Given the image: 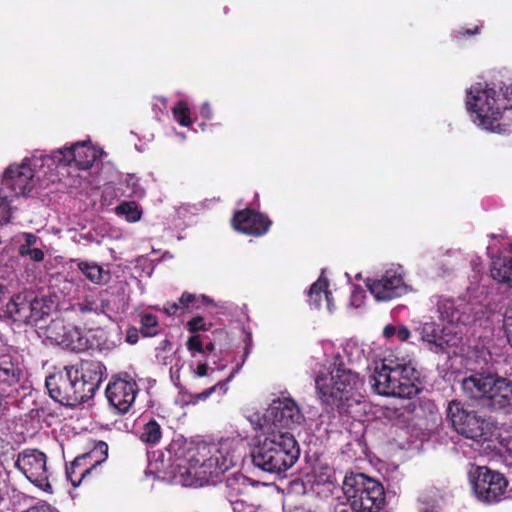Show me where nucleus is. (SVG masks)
I'll use <instances>...</instances> for the list:
<instances>
[{"instance_id": "obj_26", "label": "nucleus", "mask_w": 512, "mask_h": 512, "mask_svg": "<svg viewBox=\"0 0 512 512\" xmlns=\"http://www.w3.org/2000/svg\"><path fill=\"white\" fill-rule=\"evenodd\" d=\"M420 334L421 340L435 353L443 352L449 346L445 329H440L435 323H425Z\"/></svg>"}, {"instance_id": "obj_46", "label": "nucleus", "mask_w": 512, "mask_h": 512, "mask_svg": "<svg viewBox=\"0 0 512 512\" xmlns=\"http://www.w3.org/2000/svg\"><path fill=\"white\" fill-rule=\"evenodd\" d=\"M93 305H94V303L92 301L85 299L83 302L78 303L77 306H78V310L81 313H89V312L94 311Z\"/></svg>"}, {"instance_id": "obj_3", "label": "nucleus", "mask_w": 512, "mask_h": 512, "mask_svg": "<svg viewBox=\"0 0 512 512\" xmlns=\"http://www.w3.org/2000/svg\"><path fill=\"white\" fill-rule=\"evenodd\" d=\"M343 491L356 512H380L386 503L383 485L362 473L346 475Z\"/></svg>"}, {"instance_id": "obj_38", "label": "nucleus", "mask_w": 512, "mask_h": 512, "mask_svg": "<svg viewBox=\"0 0 512 512\" xmlns=\"http://www.w3.org/2000/svg\"><path fill=\"white\" fill-rule=\"evenodd\" d=\"M187 329L190 333L196 334L199 331H208L212 324H207L202 316H195L187 322Z\"/></svg>"}, {"instance_id": "obj_34", "label": "nucleus", "mask_w": 512, "mask_h": 512, "mask_svg": "<svg viewBox=\"0 0 512 512\" xmlns=\"http://www.w3.org/2000/svg\"><path fill=\"white\" fill-rule=\"evenodd\" d=\"M243 484H244V477H230L227 478L224 483V493L229 499L231 503H237V500H234L237 496L241 495L243 493Z\"/></svg>"}, {"instance_id": "obj_5", "label": "nucleus", "mask_w": 512, "mask_h": 512, "mask_svg": "<svg viewBox=\"0 0 512 512\" xmlns=\"http://www.w3.org/2000/svg\"><path fill=\"white\" fill-rule=\"evenodd\" d=\"M446 412L448 420L458 434L476 441L485 435V420L475 411L466 409L465 404L461 401H450Z\"/></svg>"}, {"instance_id": "obj_1", "label": "nucleus", "mask_w": 512, "mask_h": 512, "mask_svg": "<svg viewBox=\"0 0 512 512\" xmlns=\"http://www.w3.org/2000/svg\"><path fill=\"white\" fill-rule=\"evenodd\" d=\"M315 386L321 400L339 413H348L349 407L358 404L363 381L359 374L345 367L343 363L335 365L328 373H319Z\"/></svg>"}, {"instance_id": "obj_10", "label": "nucleus", "mask_w": 512, "mask_h": 512, "mask_svg": "<svg viewBox=\"0 0 512 512\" xmlns=\"http://www.w3.org/2000/svg\"><path fill=\"white\" fill-rule=\"evenodd\" d=\"M366 286L377 301H391L407 292L403 275L396 270H387L377 279L368 278Z\"/></svg>"}, {"instance_id": "obj_39", "label": "nucleus", "mask_w": 512, "mask_h": 512, "mask_svg": "<svg viewBox=\"0 0 512 512\" xmlns=\"http://www.w3.org/2000/svg\"><path fill=\"white\" fill-rule=\"evenodd\" d=\"M186 347L191 353L204 354V341L201 335L194 334L186 342Z\"/></svg>"}, {"instance_id": "obj_9", "label": "nucleus", "mask_w": 512, "mask_h": 512, "mask_svg": "<svg viewBox=\"0 0 512 512\" xmlns=\"http://www.w3.org/2000/svg\"><path fill=\"white\" fill-rule=\"evenodd\" d=\"M16 468L35 486L43 490L51 489L46 467V455L36 449H27L19 453Z\"/></svg>"}, {"instance_id": "obj_56", "label": "nucleus", "mask_w": 512, "mask_h": 512, "mask_svg": "<svg viewBox=\"0 0 512 512\" xmlns=\"http://www.w3.org/2000/svg\"><path fill=\"white\" fill-rule=\"evenodd\" d=\"M5 287L0 285V304L2 303V295L4 293Z\"/></svg>"}, {"instance_id": "obj_55", "label": "nucleus", "mask_w": 512, "mask_h": 512, "mask_svg": "<svg viewBox=\"0 0 512 512\" xmlns=\"http://www.w3.org/2000/svg\"><path fill=\"white\" fill-rule=\"evenodd\" d=\"M215 350V344L213 342H208L204 344V354L207 352H213Z\"/></svg>"}, {"instance_id": "obj_29", "label": "nucleus", "mask_w": 512, "mask_h": 512, "mask_svg": "<svg viewBox=\"0 0 512 512\" xmlns=\"http://www.w3.org/2000/svg\"><path fill=\"white\" fill-rule=\"evenodd\" d=\"M329 282L326 278L320 276L314 282L308 291V302L315 308L319 309L322 306V298L324 296L327 307L331 311L332 293L328 290Z\"/></svg>"}, {"instance_id": "obj_4", "label": "nucleus", "mask_w": 512, "mask_h": 512, "mask_svg": "<svg viewBox=\"0 0 512 512\" xmlns=\"http://www.w3.org/2000/svg\"><path fill=\"white\" fill-rule=\"evenodd\" d=\"M77 379L74 366L66 365L62 370L47 376L45 386L54 401L64 406L74 407L85 403Z\"/></svg>"}, {"instance_id": "obj_7", "label": "nucleus", "mask_w": 512, "mask_h": 512, "mask_svg": "<svg viewBox=\"0 0 512 512\" xmlns=\"http://www.w3.org/2000/svg\"><path fill=\"white\" fill-rule=\"evenodd\" d=\"M507 486L508 480L502 473L485 466L477 468L476 476L472 481L473 491L477 499L486 504L500 502Z\"/></svg>"}, {"instance_id": "obj_31", "label": "nucleus", "mask_w": 512, "mask_h": 512, "mask_svg": "<svg viewBox=\"0 0 512 512\" xmlns=\"http://www.w3.org/2000/svg\"><path fill=\"white\" fill-rule=\"evenodd\" d=\"M78 269L85 275V277L92 283L103 285L108 282L110 274L105 271L102 266L88 261H78Z\"/></svg>"}, {"instance_id": "obj_53", "label": "nucleus", "mask_w": 512, "mask_h": 512, "mask_svg": "<svg viewBox=\"0 0 512 512\" xmlns=\"http://www.w3.org/2000/svg\"><path fill=\"white\" fill-rule=\"evenodd\" d=\"M251 341H252V336H251V333H248L247 336H246V345H245V357L249 354L250 352V347H251Z\"/></svg>"}, {"instance_id": "obj_25", "label": "nucleus", "mask_w": 512, "mask_h": 512, "mask_svg": "<svg viewBox=\"0 0 512 512\" xmlns=\"http://www.w3.org/2000/svg\"><path fill=\"white\" fill-rule=\"evenodd\" d=\"M200 309L199 298L190 292H183L178 302H166L163 312L168 316H181L186 313H194Z\"/></svg>"}, {"instance_id": "obj_30", "label": "nucleus", "mask_w": 512, "mask_h": 512, "mask_svg": "<svg viewBox=\"0 0 512 512\" xmlns=\"http://www.w3.org/2000/svg\"><path fill=\"white\" fill-rule=\"evenodd\" d=\"M142 428L139 432V440L149 446H156L160 443L163 431L158 421L152 417H142Z\"/></svg>"}, {"instance_id": "obj_47", "label": "nucleus", "mask_w": 512, "mask_h": 512, "mask_svg": "<svg viewBox=\"0 0 512 512\" xmlns=\"http://www.w3.org/2000/svg\"><path fill=\"white\" fill-rule=\"evenodd\" d=\"M396 336L401 342L407 341L410 337V331L405 326H399L397 327Z\"/></svg>"}, {"instance_id": "obj_32", "label": "nucleus", "mask_w": 512, "mask_h": 512, "mask_svg": "<svg viewBox=\"0 0 512 512\" xmlns=\"http://www.w3.org/2000/svg\"><path fill=\"white\" fill-rule=\"evenodd\" d=\"M28 324L37 323L48 315V306L43 299H39L32 294H28Z\"/></svg>"}, {"instance_id": "obj_12", "label": "nucleus", "mask_w": 512, "mask_h": 512, "mask_svg": "<svg viewBox=\"0 0 512 512\" xmlns=\"http://www.w3.org/2000/svg\"><path fill=\"white\" fill-rule=\"evenodd\" d=\"M266 418L276 428L286 429H293L304 421L300 408L291 398L273 400L267 410Z\"/></svg>"}, {"instance_id": "obj_51", "label": "nucleus", "mask_w": 512, "mask_h": 512, "mask_svg": "<svg viewBox=\"0 0 512 512\" xmlns=\"http://www.w3.org/2000/svg\"><path fill=\"white\" fill-rule=\"evenodd\" d=\"M290 512H316V511L306 505H295L294 507H292Z\"/></svg>"}, {"instance_id": "obj_15", "label": "nucleus", "mask_w": 512, "mask_h": 512, "mask_svg": "<svg viewBox=\"0 0 512 512\" xmlns=\"http://www.w3.org/2000/svg\"><path fill=\"white\" fill-rule=\"evenodd\" d=\"M34 171L27 163L10 165L4 171L2 184L10 189L13 196L27 195L34 188Z\"/></svg>"}, {"instance_id": "obj_19", "label": "nucleus", "mask_w": 512, "mask_h": 512, "mask_svg": "<svg viewBox=\"0 0 512 512\" xmlns=\"http://www.w3.org/2000/svg\"><path fill=\"white\" fill-rule=\"evenodd\" d=\"M493 375L492 373L476 372L465 377L461 383L464 395L483 407L485 398L487 397V390L488 388L491 389L490 383Z\"/></svg>"}, {"instance_id": "obj_21", "label": "nucleus", "mask_w": 512, "mask_h": 512, "mask_svg": "<svg viewBox=\"0 0 512 512\" xmlns=\"http://www.w3.org/2000/svg\"><path fill=\"white\" fill-rule=\"evenodd\" d=\"M23 375L19 360L9 354L0 355V388L16 385Z\"/></svg>"}, {"instance_id": "obj_8", "label": "nucleus", "mask_w": 512, "mask_h": 512, "mask_svg": "<svg viewBox=\"0 0 512 512\" xmlns=\"http://www.w3.org/2000/svg\"><path fill=\"white\" fill-rule=\"evenodd\" d=\"M235 465L234 455L227 447L215 445L206 460L202 462L200 471L195 472V480L184 479V486H202L212 478H217Z\"/></svg>"}, {"instance_id": "obj_27", "label": "nucleus", "mask_w": 512, "mask_h": 512, "mask_svg": "<svg viewBox=\"0 0 512 512\" xmlns=\"http://www.w3.org/2000/svg\"><path fill=\"white\" fill-rule=\"evenodd\" d=\"M490 274L497 282L512 288V248L510 256L497 257L492 261Z\"/></svg>"}, {"instance_id": "obj_11", "label": "nucleus", "mask_w": 512, "mask_h": 512, "mask_svg": "<svg viewBox=\"0 0 512 512\" xmlns=\"http://www.w3.org/2000/svg\"><path fill=\"white\" fill-rule=\"evenodd\" d=\"M231 225L239 233L261 237L270 230L272 221L267 215L255 209L245 208L233 214Z\"/></svg>"}, {"instance_id": "obj_23", "label": "nucleus", "mask_w": 512, "mask_h": 512, "mask_svg": "<svg viewBox=\"0 0 512 512\" xmlns=\"http://www.w3.org/2000/svg\"><path fill=\"white\" fill-rule=\"evenodd\" d=\"M93 467L87 466L83 460L77 456L69 465L66 466V477L71 482L73 487H78L82 484L90 485L98 478L92 473Z\"/></svg>"}, {"instance_id": "obj_35", "label": "nucleus", "mask_w": 512, "mask_h": 512, "mask_svg": "<svg viewBox=\"0 0 512 512\" xmlns=\"http://www.w3.org/2000/svg\"><path fill=\"white\" fill-rule=\"evenodd\" d=\"M116 214L124 215L129 222L140 220L142 212L134 201H124L115 208Z\"/></svg>"}, {"instance_id": "obj_44", "label": "nucleus", "mask_w": 512, "mask_h": 512, "mask_svg": "<svg viewBox=\"0 0 512 512\" xmlns=\"http://www.w3.org/2000/svg\"><path fill=\"white\" fill-rule=\"evenodd\" d=\"M200 115L206 120H211L213 117V111L209 103H203L200 107Z\"/></svg>"}, {"instance_id": "obj_37", "label": "nucleus", "mask_w": 512, "mask_h": 512, "mask_svg": "<svg viewBox=\"0 0 512 512\" xmlns=\"http://www.w3.org/2000/svg\"><path fill=\"white\" fill-rule=\"evenodd\" d=\"M140 332L145 337H152L158 334V319L154 314L146 313L140 319Z\"/></svg>"}, {"instance_id": "obj_41", "label": "nucleus", "mask_w": 512, "mask_h": 512, "mask_svg": "<svg viewBox=\"0 0 512 512\" xmlns=\"http://www.w3.org/2000/svg\"><path fill=\"white\" fill-rule=\"evenodd\" d=\"M220 387L221 389H224L226 390V382L223 381V382H218L217 384H215L214 386L202 391L201 393H198L194 396L195 400L198 401V400H206L207 398H209L215 391L216 389Z\"/></svg>"}, {"instance_id": "obj_33", "label": "nucleus", "mask_w": 512, "mask_h": 512, "mask_svg": "<svg viewBox=\"0 0 512 512\" xmlns=\"http://www.w3.org/2000/svg\"><path fill=\"white\" fill-rule=\"evenodd\" d=\"M61 343L72 351H83L87 348L88 341L79 328L72 327L65 332Z\"/></svg>"}, {"instance_id": "obj_49", "label": "nucleus", "mask_w": 512, "mask_h": 512, "mask_svg": "<svg viewBox=\"0 0 512 512\" xmlns=\"http://www.w3.org/2000/svg\"><path fill=\"white\" fill-rule=\"evenodd\" d=\"M208 370H209V367H208L207 363H200L197 366V369L195 370L194 375L196 377H205L208 375Z\"/></svg>"}, {"instance_id": "obj_48", "label": "nucleus", "mask_w": 512, "mask_h": 512, "mask_svg": "<svg viewBox=\"0 0 512 512\" xmlns=\"http://www.w3.org/2000/svg\"><path fill=\"white\" fill-rule=\"evenodd\" d=\"M126 341L130 344H135L138 341V330L130 328L127 330Z\"/></svg>"}, {"instance_id": "obj_22", "label": "nucleus", "mask_w": 512, "mask_h": 512, "mask_svg": "<svg viewBox=\"0 0 512 512\" xmlns=\"http://www.w3.org/2000/svg\"><path fill=\"white\" fill-rule=\"evenodd\" d=\"M28 294L18 293L13 295L5 308L2 309V316L11 319L13 322L28 324Z\"/></svg>"}, {"instance_id": "obj_18", "label": "nucleus", "mask_w": 512, "mask_h": 512, "mask_svg": "<svg viewBox=\"0 0 512 512\" xmlns=\"http://www.w3.org/2000/svg\"><path fill=\"white\" fill-rule=\"evenodd\" d=\"M399 375L396 366L389 367L383 364L380 369L376 368L374 373L370 375L369 383L378 395L398 397V394H396L398 390L396 377H399Z\"/></svg>"}, {"instance_id": "obj_43", "label": "nucleus", "mask_w": 512, "mask_h": 512, "mask_svg": "<svg viewBox=\"0 0 512 512\" xmlns=\"http://www.w3.org/2000/svg\"><path fill=\"white\" fill-rule=\"evenodd\" d=\"M25 512H56L49 504L42 502L28 508Z\"/></svg>"}, {"instance_id": "obj_54", "label": "nucleus", "mask_w": 512, "mask_h": 512, "mask_svg": "<svg viewBox=\"0 0 512 512\" xmlns=\"http://www.w3.org/2000/svg\"><path fill=\"white\" fill-rule=\"evenodd\" d=\"M10 202L11 201L9 200V196L8 195H2L0 193V208L1 207L9 206Z\"/></svg>"}, {"instance_id": "obj_36", "label": "nucleus", "mask_w": 512, "mask_h": 512, "mask_svg": "<svg viewBox=\"0 0 512 512\" xmlns=\"http://www.w3.org/2000/svg\"><path fill=\"white\" fill-rule=\"evenodd\" d=\"M172 114L179 125L183 127H189L192 124L190 118V109L184 100H179L175 104V106L172 108Z\"/></svg>"}, {"instance_id": "obj_24", "label": "nucleus", "mask_w": 512, "mask_h": 512, "mask_svg": "<svg viewBox=\"0 0 512 512\" xmlns=\"http://www.w3.org/2000/svg\"><path fill=\"white\" fill-rule=\"evenodd\" d=\"M396 370L400 374L399 377H396L398 387L396 394L399 398H411L418 391L416 385L418 381L417 371L414 368L402 365H397Z\"/></svg>"}, {"instance_id": "obj_42", "label": "nucleus", "mask_w": 512, "mask_h": 512, "mask_svg": "<svg viewBox=\"0 0 512 512\" xmlns=\"http://www.w3.org/2000/svg\"><path fill=\"white\" fill-rule=\"evenodd\" d=\"M480 27L474 26L473 28H464L460 27L459 29L454 31V37L458 40L463 39L464 37L474 36L479 33Z\"/></svg>"}, {"instance_id": "obj_17", "label": "nucleus", "mask_w": 512, "mask_h": 512, "mask_svg": "<svg viewBox=\"0 0 512 512\" xmlns=\"http://www.w3.org/2000/svg\"><path fill=\"white\" fill-rule=\"evenodd\" d=\"M440 318L450 324L468 325L474 321L471 306L463 301L441 299L437 303Z\"/></svg>"}, {"instance_id": "obj_45", "label": "nucleus", "mask_w": 512, "mask_h": 512, "mask_svg": "<svg viewBox=\"0 0 512 512\" xmlns=\"http://www.w3.org/2000/svg\"><path fill=\"white\" fill-rule=\"evenodd\" d=\"M25 243L20 246V248H32L33 245L37 242V236H35L32 233H25L24 234Z\"/></svg>"}, {"instance_id": "obj_52", "label": "nucleus", "mask_w": 512, "mask_h": 512, "mask_svg": "<svg viewBox=\"0 0 512 512\" xmlns=\"http://www.w3.org/2000/svg\"><path fill=\"white\" fill-rule=\"evenodd\" d=\"M198 298H199L200 306L202 304L208 305V304H212L213 303V300L210 297H208L207 295L202 294V295L198 296Z\"/></svg>"}, {"instance_id": "obj_20", "label": "nucleus", "mask_w": 512, "mask_h": 512, "mask_svg": "<svg viewBox=\"0 0 512 512\" xmlns=\"http://www.w3.org/2000/svg\"><path fill=\"white\" fill-rule=\"evenodd\" d=\"M213 449H215V444L199 443L186 451L185 461L188 466L180 467L182 481L184 479L195 480V472L200 471L202 462L213 452Z\"/></svg>"}, {"instance_id": "obj_13", "label": "nucleus", "mask_w": 512, "mask_h": 512, "mask_svg": "<svg viewBox=\"0 0 512 512\" xmlns=\"http://www.w3.org/2000/svg\"><path fill=\"white\" fill-rule=\"evenodd\" d=\"M77 371V383L82 392L85 402L94 397L103 380L105 366L97 360H81L77 365H73Z\"/></svg>"}, {"instance_id": "obj_14", "label": "nucleus", "mask_w": 512, "mask_h": 512, "mask_svg": "<svg viewBox=\"0 0 512 512\" xmlns=\"http://www.w3.org/2000/svg\"><path fill=\"white\" fill-rule=\"evenodd\" d=\"M53 158L64 166L74 165L78 169L87 170L96 160V152L90 142L82 141L54 152Z\"/></svg>"}, {"instance_id": "obj_40", "label": "nucleus", "mask_w": 512, "mask_h": 512, "mask_svg": "<svg viewBox=\"0 0 512 512\" xmlns=\"http://www.w3.org/2000/svg\"><path fill=\"white\" fill-rule=\"evenodd\" d=\"M19 253L35 262H41L44 259V252L40 248H19Z\"/></svg>"}, {"instance_id": "obj_50", "label": "nucleus", "mask_w": 512, "mask_h": 512, "mask_svg": "<svg viewBox=\"0 0 512 512\" xmlns=\"http://www.w3.org/2000/svg\"><path fill=\"white\" fill-rule=\"evenodd\" d=\"M397 327L389 324L386 325L383 329V336L387 339L393 337L396 335Z\"/></svg>"}, {"instance_id": "obj_16", "label": "nucleus", "mask_w": 512, "mask_h": 512, "mask_svg": "<svg viewBox=\"0 0 512 512\" xmlns=\"http://www.w3.org/2000/svg\"><path fill=\"white\" fill-rule=\"evenodd\" d=\"M490 386L491 389L487 390L483 408L491 411L512 408V381L494 374Z\"/></svg>"}, {"instance_id": "obj_2", "label": "nucleus", "mask_w": 512, "mask_h": 512, "mask_svg": "<svg viewBox=\"0 0 512 512\" xmlns=\"http://www.w3.org/2000/svg\"><path fill=\"white\" fill-rule=\"evenodd\" d=\"M300 456L295 437L289 432H273L259 442L251 451L252 463L256 468L280 474L291 468Z\"/></svg>"}, {"instance_id": "obj_28", "label": "nucleus", "mask_w": 512, "mask_h": 512, "mask_svg": "<svg viewBox=\"0 0 512 512\" xmlns=\"http://www.w3.org/2000/svg\"><path fill=\"white\" fill-rule=\"evenodd\" d=\"M79 457L86 463L87 466L93 467L91 469L95 478H100L101 473L99 465L103 463L108 457V445L104 441H98L94 444L93 448L86 453L79 455Z\"/></svg>"}, {"instance_id": "obj_6", "label": "nucleus", "mask_w": 512, "mask_h": 512, "mask_svg": "<svg viewBox=\"0 0 512 512\" xmlns=\"http://www.w3.org/2000/svg\"><path fill=\"white\" fill-rule=\"evenodd\" d=\"M139 392L136 380L127 372L112 376L105 389L108 403L120 415L128 413Z\"/></svg>"}]
</instances>
